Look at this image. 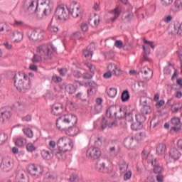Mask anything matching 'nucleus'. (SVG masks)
<instances>
[{"mask_svg": "<svg viewBox=\"0 0 182 182\" xmlns=\"http://www.w3.org/2000/svg\"><path fill=\"white\" fill-rule=\"evenodd\" d=\"M14 86L18 92L26 93L31 89V78L23 71L12 73Z\"/></svg>", "mask_w": 182, "mask_h": 182, "instance_id": "1", "label": "nucleus"}, {"mask_svg": "<svg viewBox=\"0 0 182 182\" xmlns=\"http://www.w3.org/2000/svg\"><path fill=\"white\" fill-rule=\"evenodd\" d=\"M37 50L41 55L37 54H33L31 58V62L33 63H39L41 62V58H43L45 60H49L52 59V55L56 53V47L53 44L50 43L48 45L40 46L37 48Z\"/></svg>", "mask_w": 182, "mask_h": 182, "instance_id": "2", "label": "nucleus"}, {"mask_svg": "<svg viewBox=\"0 0 182 182\" xmlns=\"http://www.w3.org/2000/svg\"><path fill=\"white\" fill-rule=\"evenodd\" d=\"M54 16L57 21L66 22L69 19V6L65 7V5L58 6L55 11Z\"/></svg>", "mask_w": 182, "mask_h": 182, "instance_id": "3", "label": "nucleus"}, {"mask_svg": "<svg viewBox=\"0 0 182 182\" xmlns=\"http://www.w3.org/2000/svg\"><path fill=\"white\" fill-rule=\"evenodd\" d=\"M57 146L60 151H72L73 150V142L67 136L60 137L57 141Z\"/></svg>", "mask_w": 182, "mask_h": 182, "instance_id": "4", "label": "nucleus"}, {"mask_svg": "<svg viewBox=\"0 0 182 182\" xmlns=\"http://www.w3.org/2000/svg\"><path fill=\"white\" fill-rule=\"evenodd\" d=\"M59 120H62V118L60 117L59 119H56L55 125L58 130H60L61 132H65L67 136H71L73 137L75 136H77V134H79V129L76 126H71L66 129L63 126L59 125Z\"/></svg>", "mask_w": 182, "mask_h": 182, "instance_id": "5", "label": "nucleus"}, {"mask_svg": "<svg viewBox=\"0 0 182 182\" xmlns=\"http://www.w3.org/2000/svg\"><path fill=\"white\" fill-rule=\"evenodd\" d=\"M123 112V108H119V114L117 115V107L114 105L109 107V108L106 110V116L109 117V119H112L115 117V119H123V115L120 114Z\"/></svg>", "mask_w": 182, "mask_h": 182, "instance_id": "6", "label": "nucleus"}, {"mask_svg": "<svg viewBox=\"0 0 182 182\" xmlns=\"http://www.w3.org/2000/svg\"><path fill=\"white\" fill-rule=\"evenodd\" d=\"M100 156H102V151L97 147L91 146L87 150V157L91 160H97Z\"/></svg>", "mask_w": 182, "mask_h": 182, "instance_id": "7", "label": "nucleus"}, {"mask_svg": "<svg viewBox=\"0 0 182 182\" xmlns=\"http://www.w3.org/2000/svg\"><path fill=\"white\" fill-rule=\"evenodd\" d=\"M1 168L3 171H11L14 168V163L11 161V158H4L1 164Z\"/></svg>", "mask_w": 182, "mask_h": 182, "instance_id": "8", "label": "nucleus"}, {"mask_svg": "<svg viewBox=\"0 0 182 182\" xmlns=\"http://www.w3.org/2000/svg\"><path fill=\"white\" fill-rule=\"evenodd\" d=\"M27 170L29 174L36 177H40V176H42L43 173V170L40 168V170L38 171V166H35L33 164H30L28 166Z\"/></svg>", "mask_w": 182, "mask_h": 182, "instance_id": "9", "label": "nucleus"}, {"mask_svg": "<svg viewBox=\"0 0 182 182\" xmlns=\"http://www.w3.org/2000/svg\"><path fill=\"white\" fill-rule=\"evenodd\" d=\"M27 35L29 39H31V41H42V39H43L45 33L43 31L38 33L36 30H33L31 32H28Z\"/></svg>", "mask_w": 182, "mask_h": 182, "instance_id": "10", "label": "nucleus"}, {"mask_svg": "<svg viewBox=\"0 0 182 182\" xmlns=\"http://www.w3.org/2000/svg\"><path fill=\"white\" fill-rule=\"evenodd\" d=\"M171 124L172 125L171 130H173V132H177L181 130V120L180 118L177 117L171 118Z\"/></svg>", "mask_w": 182, "mask_h": 182, "instance_id": "11", "label": "nucleus"}, {"mask_svg": "<svg viewBox=\"0 0 182 182\" xmlns=\"http://www.w3.org/2000/svg\"><path fill=\"white\" fill-rule=\"evenodd\" d=\"M96 50V46L92 43L86 48L82 50V53L87 59H90L93 56V51Z\"/></svg>", "mask_w": 182, "mask_h": 182, "instance_id": "12", "label": "nucleus"}, {"mask_svg": "<svg viewBox=\"0 0 182 182\" xmlns=\"http://www.w3.org/2000/svg\"><path fill=\"white\" fill-rule=\"evenodd\" d=\"M51 113L54 116H59L63 113V105L62 103H55L52 106Z\"/></svg>", "mask_w": 182, "mask_h": 182, "instance_id": "13", "label": "nucleus"}, {"mask_svg": "<svg viewBox=\"0 0 182 182\" xmlns=\"http://www.w3.org/2000/svg\"><path fill=\"white\" fill-rule=\"evenodd\" d=\"M95 168L97 171L100 173H110V170H109V167L106 166V163L105 162H97L95 165Z\"/></svg>", "mask_w": 182, "mask_h": 182, "instance_id": "14", "label": "nucleus"}, {"mask_svg": "<svg viewBox=\"0 0 182 182\" xmlns=\"http://www.w3.org/2000/svg\"><path fill=\"white\" fill-rule=\"evenodd\" d=\"M11 117V111L6 110V108L2 107L0 109V122L4 123L6 119Z\"/></svg>", "mask_w": 182, "mask_h": 182, "instance_id": "15", "label": "nucleus"}, {"mask_svg": "<svg viewBox=\"0 0 182 182\" xmlns=\"http://www.w3.org/2000/svg\"><path fill=\"white\" fill-rule=\"evenodd\" d=\"M141 114L146 116V114H150L151 113V107L147 102V100H144L142 103V107L140 109Z\"/></svg>", "mask_w": 182, "mask_h": 182, "instance_id": "16", "label": "nucleus"}, {"mask_svg": "<svg viewBox=\"0 0 182 182\" xmlns=\"http://www.w3.org/2000/svg\"><path fill=\"white\" fill-rule=\"evenodd\" d=\"M41 4H45L48 6V9H44L42 14V18H43V16H49V15H50V14L52 13V6H50L52 5V2H50V0H46L43 3H41Z\"/></svg>", "mask_w": 182, "mask_h": 182, "instance_id": "17", "label": "nucleus"}, {"mask_svg": "<svg viewBox=\"0 0 182 182\" xmlns=\"http://www.w3.org/2000/svg\"><path fill=\"white\" fill-rule=\"evenodd\" d=\"M124 113L123 117H124L126 122H133V110H130L127 107H125L122 109Z\"/></svg>", "mask_w": 182, "mask_h": 182, "instance_id": "18", "label": "nucleus"}, {"mask_svg": "<svg viewBox=\"0 0 182 182\" xmlns=\"http://www.w3.org/2000/svg\"><path fill=\"white\" fill-rule=\"evenodd\" d=\"M169 156L173 160H178L181 157V154L176 147L171 148L169 150Z\"/></svg>", "mask_w": 182, "mask_h": 182, "instance_id": "19", "label": "nucleus"}, {"mask_svg": "<svg viewBox=\"0 0 182 182\" xmlns=\"http://www.w3.org/2000/svg\"><path fill=\"white\" fill-rule=\"evenodd\" d=\"M75 5H77V2L73 1L70 4V6H69V18H70V15H72L73 18H79V14H80V11H77L74 13L75 11Z\"/></svg>", "mask_w": 182, "mask_h": 182, "instance_id": "20", "label": "nucleus"}, {"mask_svg": "<svg viewBox=\"0 0 182 182\" xmlns=\"http://www.w3.org/2000/svg\"><path fill=\"white\" fill-rule=\"evenodd\" d=\"M77 123V117L76 115H73L72 114H69L68 116H65L63 119V123H65L66 124H69V123Z\"/></svg>", "mask_w": 182, "mask_h": 182, "instance_id": "21", "label": "nucleus"}, {"mask_svg": "<svg viewBox=\"0 0 182 182\" xmlns=\"http://www.w3.org/2000/svg\"><path fill=\"white\" fill-rule=\"evenodd\" d=\"M87 85L90 87L87 90L88 95H92V92H97V87H99V85H97V84L94 80L89 81Z\"/></svg>", "mask_w": 182, "mask_h": 182, "instance_id": "22", "label": "nucleus"}, {"mask_svg": "<svg viewBox=\"0 0 182 182\" xmlns=\"http://www.w3.org/2000/svg\"><path fill=\"white\" fill-rule=\"evenodd\" d=\"M171 10L173 12H178L182 10V0H176L171 6Z\"/></svg>", "mask_w": 182, "mask_h": 182, "instance_id": "23", "label": "nucleus"}, {"mask_svg": "<svg viewBox=\"0 0 182 182\" xmlns=\"http://www.w3.org/2000/svg\"><path fill=\"white\" fill-rule=\"evenodd\" d=\"M134 141V137L133 136H128L124 141V146L126 149H130L133 147V143Z\"/></svg>", "mask_w": 182, "mask_h": 182, "instance_id": "24", "label": "nucleus"}, {"mask_svg": "<svg viewBox=\"0 0 182 182\" xmlns=\"http://www.w3.org/2000/svg\"><path fill=\"white\" fill-rule=\"evenodd\" d=\"M41 156L44 160H51V159H53L54 154L43 149L41 151Z\"/></svg>", "mask_w": 182, "mask_h": 182, "instance_id": "25", "label": "nucleus"}, {"mask_svg": "<svg viewBox=\"0 0 182 182\" xmlns=\"http://www.w3.org/2000/svg\"><path fill=\"white\" fill-rule=\"evenodd\" d=\"M166 146L165 144H159L156 147V153L159 156H163L166 153Z\"/></svg>", "mask_w": 182, "mask_h": 182, "instance_id": "26", "label": "nucleus"}, {"mask_svg": "<svg viewBox=\"0 0 182 182\" xmlns=\"http://www.w3.org/2000/svg\"><path fill=\"white\" fill-rule=\"evenodd\" d=\"M16 182H26V178H25V172L19 171L16 173Z\"/></svg>", "mask_w": 182, "mask_h": 182, "instance_id": "27", "label": "nucleus"}, {"mask_svg": "<svg viewBox=\"0 0 182 182\" xmlns=\"http://www.w3.org/2000/svg\"><path fill=\"white\" fill-rule=\"evenodd\" d=\"M135 118H136V122L139 123V124H141V125H143V123H144V122H146V120L147 119V117H146V115L141 113L136 114Z\"/></svg>", "mask_w": 182, "mask_h": 182, "instance_id": "28", "label": "nucleus"}, {"mask_svg": "<svg viewBox=\"0 0 182 182\" xmlns=\"http://www.w3.org/2000/svg\"><path fill=\"white\" fill-rule=\"evenodd\" d=\"M12 36L14 38V42L19 43L23 39V34L19 31L13 32Z\"/></svg>", "mask_w": 182, "mask_h": 182, "instance_id": "29", "label": "nucleus"}, {"mask_svg": "<svg viewBox=\"0 0 182 182\" xmlns=\"http://www.w3.org/2000/svg\"><path fill=\"white\" fill-rule=\"evenodd\" d=\"M121 100L124 102H129V100H130V93L128 90H125L122 92Z\"/></svg>", "mask_w": 182, "mask_h": 182, "instance_id": "30", "label": "nucleus"}, {"mask_svg": "<svg viewBox=\"0 0 182 182\" xmlns=\"http://www.w3.org/2000/svg\"><path fill=\"white\" fill-rule=\"evenodd\" d=\"M139 74L141 73V75H144L142 76L144 80H145L146 82H149V80H150V79H151V76H149L147 75H149V71H147L146 69L142 68L139 73Z\"/></svg>", "mask_w": 182, "mask_h": 182, "instance_id": "31", "label": "nucleus"}, {"mask_svg": "<svg viewBox=\"0 0 182 182\" xmlns=\"http://www.w3.org/2000/svg\"><path fill=\"white\" fill-rule=\"evenodd\" d=\"M111 13L114 15V16L111 18V21L112 22H114V21H116V19L120 16V9H119V6H117L111 11Z\"/></svg>", "mask_w": 182, "mask_h": 182, "instance_id": "32", "label": "nucleus"}, {"mask_svg": "<svg viewBox=\"0 0 182 182\" xmlns=\"http://www.w3.org/2000/svg\"><path fill=\"white\" fill-rule=\"evenodd\" d=\"M65 91L67 93H69V95H73L76 92V88L73 85L68 84L65 86Z\"/></svg>", "mask_w": 182, "mask_h": 182, "instance_id": "33", "label": "nucleus"}, {"mask_svg": "<svg viewBox=\"0 0 182 182\" xmlns=\"http://www.w3.org/2000/svg\"><path fill=\"white\" fill-rule=\"evenodd\" d=\"M127 168H129V164L124 161H122L119 164V171L121 173H124V171H127Z\"/></svg>", "mask_w": 182, "mask_h": 182, "instance_id": "34", "label": "nucleus"}, {"mask_svg": "<svg viewBox=\"0 0 182 182\" xmlns=\"http://www.w3.org/2000/svg\"><path fill=\"white\" fill-rule=\"evenodd\" d=\"M73 76L75 79H81L83 77V70H75L73 72Z\"/></svg>", "mask_w": 182, "mask_h": 182, "instance_id": "35", "label": "nucleus"}, {"mask_svg": "<svg viewBox=\"0 0 182 182\" xmlns=\"http://www.w3.org/2000/svg\"><path fill=\"white\" fill-rule=\"evenodd\" d=\"M146 138V133L145 132H139L136 134L135 139L137 141H143V140Z\"/></svg>", "mask_w": 182, "mask_h": 182, "instance_id": "36", "label": "nucleus"}, {"mask_svg": "<svg viewBox=\"0 0 182 182\" xmlns=\"http://www.w3.org/2000/svg\"><path fill=\"white\" fill-rule=\"evenodd\" d=\"M116 95H117V89L111 87L107 91V95L109 97H116Z\"/></svg>", "mask_w": 182, "mask_h": 182, "instance_id": "37", "label": "nucleus"}, {"mask_svg": "<svg viewBox=\"0 0 182 182\" xmlns=\"http://www.w3.org/2000/svg\"><path fill=\"white\" fill-rule=\"evenodd\" d=\"M83 38V34L80 33V31H76L71 36V39L76 40H80Z\"/></svg>", "mask_w": 182, "mask_h": 182, "instance_id": "38", "label": "nucleus"}, {"mask_svg": "<svg viewBox=\"0 0 182 182\" xmlns=\"http://www.w3.org/2000/svg\"><path fill=\"white\" fill-rule=\"evenodd\" d=\"M23 132L24 134H26V136H27V137L29 139H32V137H33V131H32V129L30 128L23 129Z\"/></svg>", "mask_w": 182, "mask_h": 182, "instance_id": "39", "label": "nucleus"}, {"mask_svg": "<svg viewBox=\"0 0 182 182\" xmlns=\"http://www.w3.org/2000/svg\"><path fill=\"white\" fill-rule=\"evenodd\" d=\"M80 181V177H79V174L73 173L70 176L69 181L70 182H79Z\"/></svg>", "mask_w": 182, "mask_h": 182, "instance_id": "40", "label": "nucleus"}, {"mask_svg": "<svg viewBox=\"0 0 182 182\" xmlns=\"http://www.w3.org/2000/svg\"><path fill=\"white\" fill-rule=\"evenodd\" d=\"M131 129L132 130H141L143 129V125L136 122V123L134 122L131 124Z\"/></svg>", "mask_w": 182, "mask_h": 182, "instance_id": "41", "label": "nucleus"}, {"mask_svg": "<svg viewBox=\"0 0 182 182\" xmlns=\"http://www.w3.org/2000/svg\"><path fill=\"white\" fill-rule=\"evenodd\" d=\"M164 170V169L163 168V166L157 165L154 168V173L155 174L161 175V173H163Z\"/></svg>", "mask_w": 182, "mask_h": 182, "instance_id": "42", "label": "nucleus"}, {"mask_svg": "<svg viewBox=\"0 0 182 182\" xmlns=\"http://www.w3.org/2000/svg\"><path fill=\"white\" fill-rule=\"evenodd\" d=\"M108 126L109 124L107 122V119H106V117H105V116H102L101 120V129H102V130H105V129H106V127H107Z\"/></svg>", "mask_w": 182, "mask_h": 182, "instance_id": "43", "label": "nucleus"}, {"mask_svg": "<svg viewBox=\"0 0 182 182\" xmlns=\"http://www.w3.org/2000/svg\"><path fill=\"white\" fill-rule=\"evenodd\" d=\"M26 2L28 4L27 9L31 12L33 8H35V1L33 0H26Z\"/></svg>", "mask_w": 182, "mask_h": 182, "instance_id": "44", "label": "nucleus"}, {"mask_svg": "<svg viewBox=\"0 0 182 182\" xmlns=\"http://www.w3.org/2000/svg\"><path fill=\"white\" fill-rule=\"evenodd\" d=\"M114 46L118 48V49H122V48L126 49V46H123V41L122 40H117L114 43Z\"/></svg>", "mask_w": 182, "mask_h": 182, "instance_id": "45", "label": "nucleus"}, {"mask_svg": "<svg viewBox=\"0 0 182 182\" xmlns=\"http://www.w3.org/2000/svg\"><path fill=\"white\" fill-rule=\"evenodd\" d=\"M26 150H27V151L32 153V151H35L36 150V147H35V146H33V144L28 143L26 145Z\"/></svg>", "mask_w": 182, "mask_h": 182, "instance_id": "46", "label": "nucleus"}, {"mask_svg": "<svg viewBox=\"0 0 182 182\" xmlns=\"http://www.w3.org/2000/svg\"><path fill=\"white\" fill-rule=\"evenodd\" d=\"M174 0H161V4L163 6H170Z\"/></svg>", "mask_w": 182, "mask_h": 182, "instance_id": "47", "label": "nucleus"}, {"mask_svg": "<svg viewBox=\"0 0 182 182\" xmlns=\"http://www.w3.org/2000/svg\"><path fill=\"white\" fill-rule=\"evenodd\" d=\"M132 178V171H126L124 174V180L127 181V180H130Z\"/></svg>", "mask_w": 182, "mask_h": 182, "instance_id": "48", "label": "nucleus"}, {"mask_svg": "<svg viewBox=\"0 0 182 182\" xmlns=\"http://www.w3.org/2000/svg\"><path fill=\"white\" fill-rule=\"evenodd\" d=\"M82 73H83L82 78L84 80L92 79V77H93V76H94L92 74H90V73H87V72L83 71Z\"/></svg>", "mask_w": 182, "mask_h": 182, "instance_id": "49", "label": "nucleus"}, {"mask_svg": "<svg viewBox=\"0 0 182 182\" xmlns=\"http://www.w3.org/2000/svg\"><path fill=\"white\" fill-rule=\"evenodd\" d=\"M143 50H144V55H150L151 53V50H150V47L142 46Z\"/></svg>", "mask_w": 182, "mask_h": 182, "instance_id": "50", "label": "nucleus"}, {"mask_svg": "<svg viewBox=\"0 0 182 182\" xmlns=\"http://www.w3.org/2000/svg\"><path fill=\"white\" fill-rule=\"evenodd\" d=\"M102 105H96L95 107V114H99V113H102Z\"/></svg>", "mask_w": 182, "mask_h": 182, "instance_id": "51", "label": "nucleus"}, {"mask_svg": "<svg viewBox=\"0 0 182 182\" xmlns=\"http://www.w3.org/2000/svg\"><path fill=\"white\" fill-rule=\"evenodd\" d=\"M63 153H65V151L60 150L59 151L55 152V156L58 159V160H60L63 159Z\"/></svg>", "mask_w": 182, "mask_h": 182, "instance_id": "52", "label": "nucleus"}, {"mask_svg": "<svg viewBox=\"0 0 182 182\" xmlns=\"http://www.w3.org/2000/svg\"><path fill=\"white\" fill-rule=\"evenodd\" d=\"M81 29L82 32H86L89 29V26H87V23L83 22L81 23Z\"/></svg>", "mask_w": 182, "mask_h": 182, "instance_id": "53", "label": "nucleus"}, {"mask_svg": "<svg viewBox=\"0 0 182 182\" xmlns=\"http://www.w3.org/2000/svg\"><path fill=\"white\" fill-rule=\"evenodd\" d=\"M143 41L145 45H149V46H150L152 49H154L155 47L153 41H149L146 38H144Z\"/></svg>", "mask_w": 182, "mask_h": 182, "instance_id": "54", "label": "nucleus"}, {"mask_svg": "<svg viewBox=\"0 0 182 182\" xmlns=\"http://www.w3.org/2000/svg\"><path fill=\"white\" fill-rule=\"evenodd\" d=\"M16 146H18V147H22L23 146V139H17L15 141Z\"/></svg>", "mask_w": 182, "mask_h": 182, "instance_id": "55", "label": "nucleus"}, {"mask_svg": "<svg viewBox=\"0 0 182 182\" xmlns=\"http://www.w3.org/2000/svg\"><path fill=\"white\" fill-rule=\"evenodd\" d=\"M49 31L50 32H54L55 33H56V32H59V28H58V26H50L49 27Z\"/></svg>", "mask_w": 182, "mask_h": 182, "instance_id": "56", "label": "nucleus"}, {"mask_svg": "<svg viewBox=\"0 0 182 182\" xmlns=\"http://www.w3.org/2000/svg\"><path fill=\"white\" fill-rule=\"evenodd\" d=\"M171 21H173V16L171 15L166 16L164 18V21H165L166 23H170V22H171Z\"/></svg>", "mask_w": 182, "mask_h": 182, "instance_id": "57", "label": "nucleus"}, {"mask_svg": "<svg viewBox=\"0 0 182 182\" xmlns=\"http://www.w3.org/2000/svg\"><path fill=\"white\" fill-rule=\"evenodd\" d=\"M58 72L60 75V76H65L66 73H68V69L67 68H61L58 70Z\"/></svg>", "mask_w": 182, "mask_h": 182, "instance_id": "58", "label": "nucleus"}, {"mask_svg": "<svg viewBox=\"0 0 182 182\" xmlns=\"http://www.w3.org/2000/svg\"><path fill=\"white\" fill-rule=\"evenodd\" d=\"M6 141V139L5 138V134H0V146L4 144Z\"/></svg>", "mask_w": 182, "mask_h": 182, "instance_id": "59", "label": "nucleus"}, {"mask_svg": "<svg viewBox=\"0 0 182 182\" xmlns=\"http://www.w3.org/2000/svg\"><path fill=\"white\" fill-rule=\"evenodd\" d=\"M113 72L114 73L115 76H119L120 75V70L117 68V66L114 65Z\"/></svg>", "mask_w": 182, "mask_h": 182, "instance_id": "60", "label": "nucleus"}, {"mask_svg": "<svg viewBox=\"0 0 182 182\" xmlns=\"http://www.w3.org/2000/svg\"><path fill=\"white\" fill-rule=\"evenodd\" d=\"M21 120L23 122H31L32 120V116L28 114L27 116L22 117Z\"/></svg>", "mask_w": 182, "mask_h": 182, "instance_id": "61", "label": "nucleus"}, {"mask_svg": "<svg viewBox=\"0 0 182 182\" xmlns=\"http://www.w3.org/2000/svg\"><path fill=\"white\" fill-rule=\"evenodd\" d=\"M105 79H110L112 77V71H108L103 75Z\"/></svg>", "mask_w": 182, "mask_h": 182, "instance_id": "62", "label": "nucleus"}, {"mask_svg": "<svg viewBox=\"0 0 182 182\" xmlns=\"http://www.w3.org/2000/svg\"><path fill=\"white\" fill-rule=\"evenodd\" d=\"M53 81L55 82V83H59V82H62V77H58V76H53L52 78Z\"/></svg>", "mask_w": 182, "mask_h": 182, "instance_id": "63", "label": "nucleus"}, {"mask_svg": "<svg viewBox=\"0 0 182 182\" xmlns=\"http://www.w3.org/2000/svg\"><path fill=\"white\" fill-rule=\"evenodd\" d=\"M88 68L90 69V72H91L92 75H93L95 76V70L96 69V67H95V65L90 64V65H88Z\"/></svg>", "mask_w": 182, "mask_h": 182, "instance_id": "64", "label": "nucleus"}]
</instances>
